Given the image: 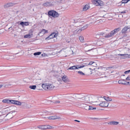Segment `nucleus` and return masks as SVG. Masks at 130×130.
Returning a JSON list of instances; mask_svg holds the SVG:
<instances>
[{"instance_id":"nucleus-1","label":"nucleus","mask_w":130,"mask_h":130,"mask_svg":"<svg viewBox=\"0 0 130 130\" xmlns=\"http://www.w3.org/2000/svg\"><path fill=\"white\" fill-rule=\"evenodd\" d=\"M77 101L76 105L80 107L84 105L83 103L87 102H90V101H91V95H87L85 96H83L82 95L80 94H77L76 98Z\"/></svg>"},{"instance_id":"nucleus-2","label":"nucleus","mask_w":130,"mask_h":130,"mask_svg":"<svg viewBox=\"0 0 130 130\" xmlns=\"http://www.w3.org/2000/svg\"><path fill=\"white\" fill-rule=\"evenodd\" d=\"M91 101H90V102H94L95 105H99L100 106L101 102L103 99L102 98L100 97L98 98L94 96L91 95Z\"/></svg>"},{"instance_id":"nucleus-3","label":"nucleus","mask_w":130,"mask_h":130,"mask_svg":"<svg viewBox=\"0 0 130 130\" xmlns=\"http://www.w3.org/2000/svg\"><path fill=\"white\" fill-rule=\"evenodd\" d=\"M121 30V28H116L111 31L110 33L107 34L105 36V37L106 38H108L113 36L119 30Z\"/></svg>"},{"instance_id":"nucleus-4","label":"nucleus","mask_w":130,"mask_h":130,"mask_svg":"<svg viewBox=\"0 0 130 130\" xmlns=\"http://www.w3.org/2000/svg\"><path fill=\"white\" fill-rule=\"evenodd\" d=\"M58 2L57 0H52L50 2H47L44 3L43 6L45 7H52L54 6Z\"/></svg>"},{"instance_id":"nucleus-5","label":"nucleus","mask_w":130,"mask_h":130,"mask_svg":"<svg viewBox=\"0 0 130 130\" xmlns=\"http://www.w3.org/2000/svg\"><path fill=\"white\" fill-rule=\"evenodd\" d=\"M48 14L49 15L52 16L54 18H57L59 16V14L58 13L53 10L49 11L48 12Z\"/></svg>"},{"instance_id":"nucleus-6","label":"nucleus","mask_w":130,"mask_h":130,"mask_svg":"<svg viewBox=\"0 0 130 130\" xmlns=\"http://www.w3.org/2000/svg\"><path fill=\"white\" fill-rule=\"evenodd\" d=\"M92 3L94 4L96 6H102L103 5V2L100 0H93Z\"/></svg>"},{"instance_id":"nucleus-7","label":"nucleus","mask_w":130,"mask_h":130,"mask_svg":"<svg viewBox=\"0 0 130 130\" xmlns=\"http://www.w3.org/2000/svg\"><path fill=\"white\" fill-rule=\"evenodd\" d=\"M108 102L106 101H102V102L100 104V106L102 107H107L109 104Z\"/></svg>"},{"instance_id":"nucleus-8","label":"nucleus","mask_w":130,"mask_h":130,"mask_svg":"<svg viewBox=\"0 0 130 130\" xmlns=\"http://www.w3.org/2000/svg\"><path fill=\"white\" fill-rule=\"evenodd\" d=\"M85 67L84 66L82 65V66H77V67H76L75 66H73L69 68V69H77L78 68H82Z\"/></svg>"},{"instance_id":"nucleus-9","label":"nucleus","mask_w":130,"mask_h":130,"mask_svg":"<svg viewBox=\"0 0 130 130\" xmlns=\"http://www.w3.org/2000/svg\"><path fill=\"white\" fill-rule=\"evenodd\" d=\"M77 94H68L67 95V97L69 99L71 98L76 99Z\"/></svg>"},{"instance_id":"nucleus-10","label":"nucleus","mask_w":130,"mask_h":130,"mask_svg":"<svg viewBox=\"0 0 130 130\" xmlns=\"http://www.w3.org/2000/svg\"><path fill=\"white\" fill-rule=\"evenodd\" d=\"M14 5V4L12 3H9L6 4L4 5V7L5 8L11 7Z\"/></svg>"},{"instance_id":"nucleus-11","label":"nucleus","mask_w":130,"mask_h":130,"mask_svg":"<svg viewBox=\"0 0 130 130\" xmlns=\"http://www.w3.org/2000/svg\"><path fill=\"white\" fill-rule=\"evenodd\" d=\"M88 24H86L85 26H84L83 27H82L80 29H79L77 31V32L78 33H79L81 32V31L82 30H84L85 29L87 28L88 26Z\"/></svg>"},{"instance_id":"nucleus-12","label":"nucleus","mask_w":130,"mask_h":130,"mask_svg":"<svg viewBox=\"0 0 130 130\" xmlns=\"http://www.w3.org/2000/svg\"><path fill=\"white\" fill-rule=\"evenodd\" d=\"M126 82V81L124 79H121L119 80L118 82L119 84L125 85L127 84Z\"/></svg>"},{"instance_id":"nucleus-13","label":"nucleus","mask_w":130,"mask_h":130,"mask_svg":"<svg viewBox=\"0 0 130 130\" xmlns=\"http://www.w3.org/2000/svg\"><path fill=\"white\" fill-rule=\"evenodd\" d=\"M48 32V30H46L44 29H42L40 32L39 34V35H41L40 34L41 33L42 34V35H44L46 33H47Z\"/></svg>"},{"instance_id":"nucleus-14","label":"nucleus","mask_w":130,"mask_h":130,"mask_svg":"<svg viewBox=\"0 0 130 130\" xmlns=\"http://www.w3.org/2000/svg\"><path fill=\"white\" fill-rule=\"evenodd\" d=\"M80 107H83L86 110H89V106L85 104H84L83 105L81 106Z\"/></svg>"},{"instance_id":"nucleus-15","label":"nucleus","mask_w":130,"mask_h":130,"mask_svg":"<svg viewBox=\"0 0 130 130\" xmlns=\"http://www.w3.org/2000/svg\"><path fill=\"white\" fill-rule=\"evenodd\" d=\"M44 129L45 130L48 129H52L54 128V127L52 126L48 125H44Z\"/></svg>"},{"instance_id":"nucleus-16","label":"nucleus","mask_w":130,"mask_h":130,"mask_svg":"<svg viewBox=\"0 0 130 130\" xmlns=\"http://www.w3.org/2000/svg\"><path fill=\"white\" fill-rule=\"evenodd\" d=\"M119 123V122L117 121H111L108 123V124L110 125H117Z\"/></svg>"},{"instance_id":"nucleus-17","label":"nucleus","mask_w":130,"mask_h":130,"mask_svg":"<svg viewBox=\"0 0 130 130\" xmlns=\"http://www.w3.org/2000/svg\"><path fill=\"white\" fill-rule=\"evenodd\" d=\"M42 87L45 90H48V85L47 84H43L42 85Z\"/></svg>"},{"instance_id":"nucleus-18","label":"nucleus","mask_w":130,"mask_h":130,"mask_svg":"<svg viewBox=\"0 0 130 130\" xmlns=\"http://www.w3.org/2000/svg\"><path fill=\"white\" fill-rule=\"evenodd\" d=\"M90 7L89 5H86L83 8V10L84 11H85L89 9Z\"/></svg>"},{"instance_id":"nucleus-19","label":"nucleus","mask_w":130,"mask_h":130,"mask_svg":"<svg viewBox=\"0 0 130 130\" xmlns=\"http://www.w3.org/2000/svg\"><path fill=\"white\" fill-rule=\"evenodd\" d=\"M57 36V34L53 33L49 36V37H51L52 39L56 37Z\"/></svg>"},{"instance_id":"nucleus-20","label":"nucleus","mask_w":130,"mask_h":130,"mask_svg":"<svg viewBox=\"0 0 130 130\" xmlns=\"http://www.w3.org/2000/svg\"><path fill=\"white\" fill-rule=\"evenodd\" d=\"M62 80L65 82H68L67 78L66 76H64L62 78Z\"/></svg>"},{"instance_id":"nucleus-21","label":"nucleus","mask_w":130,"mask_h":130,"mask_svg":"<svg viewBox=\"0 0 130 130\" xmlns=\"http://www.w3.org/2000/svg\"><path fill=\"white\" fill-rule=\"evenodd\" d=\"M128 29V27L125 26L122 30L121 31L122 32V33H125Z\"/></svg>"},{"instance_id":"nucleus-22","label":"nucleus","mask_w":130,"mask_h":130,"mask_svg":"<svg viewBox=\"0 0 130 130\" xmlns=\"http://www.w3.org/2000/svg\"><path fill=\"white\" fill-rule=\"evenodd\" d=\"M48 118L49 119H59V118L55 116H51L48 117Z\"/></svg>"},{"instance_id":"nucleus-23","label":"nucleus","mask_w":130,"mask_h":130,"mask_svg":"<svg viewBox=\"0 0 130 130\" xmlns=\"http://www.w3.org/2000/svg\"><path fill=\"white\" fill-rule=\"evenodd\" d=\"M79 39L80 41L82 42H84V37L82 36H80L79 37Z\"/></svg>"},{"instance_id":"nucleus-24","label":"nucleus","mask_w":130,"mask_h":130,"mask_svg":"<svg viewBox=\"0 0 130 130\" xmlns=\"http://www.w3.org/2000/svg\"><path fill=\"white\" fill-rule=\"evenodd\" d=\"M54 86L52 84L48 85V90H52L54 88Z\"/></svg>"},{"instance_id":"nucleus-25","label":"nucleus","mask_w":130,"mask_h":130,"mask_svg":"<svg viewBox=\"0 0 130 130\" xmlns=\"http://www.w3.org/2000/svg\"><path fill=\"white\" fill-rule=\"evenodd\" d=\"M104 99L106 101H111L112 100V99L110 98L109 97H105Z\"/></svg>"},{"instance_id":"nucleus-26","label":"nucleus","mask_w":130,"mask_h":130,"mask_svg":"<svg viewBox=\"0 0 130 130\" xmlns=\"http://www.w3.org/2000/svg\"><path fill=\"white\" fill-rule=\"evenodd\" d=\"M37 127L38 128L42 130H44V125L38 126Z\"/></svg>"},{"instance_id":"nucleus-27","label":"nucleus","mask_w":130,"mask_h":130,"mask_svg":"<svg viewBox=\"0 0 130 130\" xmlns=\"http://www.w3.org/2000/svg\"><path fill=\"white\" fill-rule=\"evenodd\" d=\"M2 102L4 103H9V100L8 99H4L3 100Z\"/></svg>"},{"instance_id":"nucleus-28","label":"nucleus","mask_w":130,"mask_h":130,"mask_svg":"<svg viewBox=\"0 0 130 130\" xmlns=\"http://www.w3.org/2000/svg\"><path fill=\"white\" fill-rule=\"evenodd\" d=\"M21 104H22L21 102L18 101H16L15 104L19 105H21Z\"/></svg>"},{"instance_id":"nucleus-29","label":"nucleus","mask_w":130,"mask_h":130,"mask_svg":"<svg viewBox=\"0 0 130 130\" xmlns=\"http://www.w3.org/2000/svg\"><path fill=\"white\" fill-rule=\"evenodd\" d=\"M36 86V85H32L29 86V88L31 89L34 90L35 89Z\"/></svg>"},{"instance_id":"nucleus-30","label":"nucleus","mask_w":130,"mask_h":130,"mask_svg":"<svg viewBox=\"0 0 130 130\" xmlns=\"http://www.w3.org/2000/svg\"><path fill=\"white\" fill-rule=\"evenodd\" d=\"M16 100H9V103H11L15 104Z\"/></svg>"},{"instance_id":"nucleus-31","label":"nucleus","mask_w":130,"mask_h":130,"mask_svg":"<svg viewBox=\"0 0 130 130\" xmlns=\"http://www.w3.org/2000/svg\"><path fill=\"white\" fill-rule=\"evenodd\" d=\"M41 53V52H38L34 53V55L35 56L39 55H40Z\"/></svg>"},{"instance_id":"nucleus-32","label":"nucleus","mask_w":130,"mask_h":130,"mask_svg":"<svg viewBox=\"0 0 130 130\" xmlns=\"http://www.w3.org/2000/svg\"><path fill=\"white\" fill-rule=\"evenodd\" d=\"M128 1V0H123L121 1V3H127Z\"/></svg>"},{"instance_id":"nucleus-33","label":"nucleus","mask_w":130,"mask_h":130,"mask_svg":"<svg viewBox=\"0 0 130 130\" xmlns=\"http://www.w3.org/2000/svg\"><path fill=\"white\" fill-rule=\"evenodd\" d=\"M30 35L29 34H27L25 35L24 36V38H29L30 37Z\"/></svg>"},{"instance_id":"nucleus-34","label":"nucleus","mask_w":130,"mask_h":130,"mask_svg":"<svg viewBox=\"0 0 130 130\" xmlns=\"http://www.w3.org/2000/svg\"><path fill=\"white\" fill-rule=\"evenodd\" d=\"M78 73L80 75H85V74L84 73H83L82 71H79L78 72Z\"/></svg>"},{"instance_id":"nucleus-35","label":"nucleus","mask_w":130,"mask_h":130,"mask_svg":"<svg viewBox=\"0 0 130 130\" xmlns=\"http://www.w3.org/2000/svg\"><path fill=\"white\" fill-rule=\"evenodd\" d=\"M96 108H93V107L89 106V110H93V109H96Z\"/></svg>"},{"instance_id":"nucleus-36","label":"nucleus","mask_w":130,"mask_h":130,"mask_svg":"<svg viewBox=\"0 0 130 130\" xmlns=\"http://www.w3.org/2000/svg\"><path fill=\"white\" fill-rule=\"evenodd\" d=\"M24 25L28 26L29 25V23L28 22H24Z\"/></svg>"},{"instance_id":"nucleus-37","label":"nucleus","mask_w":130,"mask_h":130,"mask_svg":"<svg viewBox=\"0 0 130 130\" xmlns=\"http://www.w3.org/2000/svg\"><path fill=\"white\" fill-rule=\"evenodd\" d=\"M24 22H21L20 23V24L21 25H22V26L23 27L24 26Z\"/></svg>"},{"instance_id":"nucleus-38","label":"nucleus","mask_w":130,"mask_h":130,"mask_svg":"<svg viewBox=\"0 0 130 130\" xmlns=\"http://www.w3.org/2000/svg\"><path fill=\"white\" fill-rule=\"evenodd\" d=\"M126 79L127 80H130V76H128L126 78Z\"/></svg>"},{"instance_id":"nucleus-39","label":"nucleus","mask_w":130,"mask_h":130,"mask_svg":"<svg viewBox=\"0 0 130 130\" xmlns=\"http://www.w3.org/2000/svg\"><path fill=\"white\" fill-rule=\"evenodd\" d=\"M52 39V38H51V37H49V36L48 37H47V38H45V40H49L50 39Z\"/></svg>"},{"instance_id":"nucleus-40","label":"nucleus","mask_w":130,"mask_h":130,"mask_svg":"<svg viewBox=\"0 0 130 130\" xmlns=\"http://www.w3.org/2000/svg\"><path fill=\"white\" fill-rule=\"evenodd\" d=\"M94 63V62L92 61H91L89 63L87 64V65H91Z\"/></svg>"},{"instance_id":"nucleus-41","label":"nucleus","mask_w":130,"mask_h":130,"mask_svg":"<svg viewBox=\"0 0 130 130\" xmlns=\"http://www.w3.org/2000/svg\"><path fill=\"white\" fill-rule=\"evenodd\" d=\"M128 55L127 54H119L118 55L119 56H126L127 55Z\"/></svg>"},{"instance_id":"nucleus-42","label":"nucleus","mask_w":130,"mask_h":130,"mask_svg":"<svg viewBox=\"0 0 130 130\" xmlns=\"http://www.w3.org/2000/svg\"><path fill=\"white\" fill-rule=\"evenodd\" d=\"M130 72V70L125 71L124 72L125 74H127Z\"/></svg>"},{"instance_id":"nucleus-43","label":"nucleus","mask_w":130,"mask_h":130,"mask_svg":"<svg viewBox=\"0 0 130 130\" xmlns=\"http://www.w3.org/2000/svg\"><path fill=\"white\" fill-rule=\"evenodd\" d=\"M12 108V107L11 106H10L7 108V110H10Z\"/></svg>"},{"instance_id":"nucleus-44","label":"nucleus","mask_w":130,"mask_h":130,"mask_svg":"<svg viewBox=\"0 0 130 130\" xmlns=\"http://www.w3.org/2000/svg\"><path fill=\"white\" fill-rule=\"evenodd\" d=\"M108 14H105V15H103L102 17H104V18H107V16H108L107 15Z\"/></svg>"},{"instance_id":"nucleus-45","label":"nucleus","mask_w":130,"mask_h":130,"mask_svg":"<svg viewBox=\"0 0 130 130\" xmlns=\"http://www.w3.org/2000/svg\"><path fill=\"white\" fill-rule=\"evenodd\" d=\"M54 103H59L60 102L59 101H55V102H54Z\"/></svg>"},{"instance_id":"nucleus-46","label":"nucleus","mask_w":130,"mask_h":130,"mask_svg":"<svg viewBox=\"0 0 130 130\" xmlns=\"http://www.w3.org/2000/svg\"><path fill=\"white\" fill-rule=\"evenodd\" d=\"M126 84H126L125 85H130V81L129 82H127V83L126 82Z\"/></svg>"},{"instance_id":"nucleus-47","label":"nucleus","mask_w":130,"mask_h":130,"mask_svg":"<svg viewBox=\"0 0 130 130\" xmlns=\"http://www.w3.org/2000/svg\"><path fill=\"white\" fill-rule=\"evenodd\" d=\"M103 34H104V33H100L99 34V35H103Z\"/></svg>"},{"instance_id":"nucleus-48","label":"nucleus","mask_w":130,"mask_h":130,"mask_svg":"<svg viewBox=\"0 0 130 130\" xmlns=\"http://www.w3.org/2000/svg\"><path fill=\"white\" fill-rule=\"evenodd\" d=\"M119 13H125L126 12V11H122L121 12H119Z\"/></svg>"},{"instance_id":"nucleus-49","label":"nucleus","mask_w":130,"mask_h":130,"mask_svg":"<svg viewBox=\"0 0 130 130\" xmlns=\"http://www.w3.org/2000/svg\"><path fill=\"white\" fill-rule=\"evenodd\" d=\"M15 112V111H11L9 113H13V112Z\"/></svg>"},{"instance_id":"nucleus-50","label":"nucleus","mask_w":130,"mask_h":130,"mask_svg":"<svg viewBox=\"0 0 130 130\" xmlns=\"http://www.w3.org/2000/svg\"><path fill=\"white\" fill-rule=\"evenodd\" d=\"M74 121H75L77 122H80V121H79L78 120H75Z\"/></svg>"},{"instance_id":"nucleus-51","label":"nucleus","mask_w":130,"mask_h":130,"mask_svg":"<svg viewBox=\"0 0 130 130\" xmlns=\"http://www.w3.org/2000/svg\"><path fill=\"white\" fill-rule=\"evenodd\" d=\"M87 64H88V63H85L84 64H85V65H83V66H88V65H87Z\"/></svg>"},{"instance_id":"nucleus-52","label":"nucleus","mask_w":130,"mask_h":130,"mask_svg":"<svg viewBox=\"0 0 130 130\" xmlns=\"http://www.w3.org/2000/svg\"><path fill=\"white\" fill-rule=\"evenodd\" d=\"M2 86H3V85H0V88H1Z\"/></svg>"},{"instance_id":"nucleus-53","label":"nucleus","mask_w":130,"mask_h":130,"mask_svg":"<svg viewBox=\"0 0 130 130\" xmlns=\"http://www.w3.org/2000/svg\"><path fill=\"white\" fill-rule=\"evenodd\" d=\"M84 21H83L82 20H81L80 21V22H84Z\"/></svg>"},{"instance_id":"nucleus-54","label":"nucleus","mask_w":130,"mask_h":130,"mask_svg":"<svg viewBox=\"0 0 130 130\" xmlns=\"http://www.w3.org/2000/svg\"><path fill=\"white\" fill-rule=\"evenodd\" d=\"M12 28V26H11V27H9V29H10V28Z\"/></svg>"},{"instance_id":"nucleus-55","label":"nucleus","mask_w":130,"mask_h":130,"mask_svg":"<svg viewBox=\"0 0 130 130\" xmlns=\"http://www.w3.org/2000/svg\"><path fill=\"white\" fill-rule=\"evenodd\" d=\"M17 36V35L15 34L14 35V37H15V36Z\"/></svg>"},{"instance_id":"nucleus-56","label":"nucleus","mask_w":130,"mask_h":130,"mask_svg":"<svg viewBox=\"0 0 130 130\" xmlns=\"http://www.w3.org/2000/svg\"><path fill=\"white\" fill-rule=\"evenodd\" d=\"M2 44H6V43H3Z\"/></svg>"},{"instance_id":"nucleus-57","label":"nucleus","mask_w":130,"mask_h":130,"mask_svg":"<svg viewBox=\"0 0 130 130\" xmlns=\"http://www.w3.org/2000/svg\"><path fill=\"white\" fill-rule=\"evenodd\" d=\"M90 51V50H88V51Z\"/></svg>"},{"instance_id":"nucleus-58","label":"nucleus","mask_w":130,"mask_h":130,"mask_svg":"<svg viewBox=\"0 0 130 130\" xmlns=\"http://www.w3.org/2000/svg\"><path fill=\"white\" fill-rule=\"evenodd\" d=\"M12 30H13V29H12Z\"/></svg>"},{"instance_id":"nucleus-59","label":"nucleus","mask_w":130,"mask_h":130,"mask_svg":"<svg viewBox=\"0 0 130 130\" xmlns=\"http://www.w3.org/2000/svg\"><path fill=\"white\" fill-rule=\"evenodd\" d=\"M89 69H90V70H91V68H89Z\"/></svg>"},{"instance_id":"nucleus-60","label":"nucleus","mask_w":130,"mask_h":130,"mask_svg":"<svg viewBox=\"0 0 130 130\" xmlns=\"http://www.w3.org/2000/svg\"><path fill=\"white\" fill-rule=\"evenodd\" d=\"M1 34L0 33V35H1Z\"/></svg>"}]
</instances>
